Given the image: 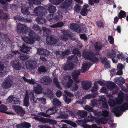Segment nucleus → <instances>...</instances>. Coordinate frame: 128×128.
Returning <instances> with one entry per match:
<instances>
[{
	"mask_svg": "<svg viewBox=\"0 0 128 128\" xmlns=\"http://www.w3.org/2000/svg\"><path fill=\"white\" fill-rule=\"evenodd\" d=\"M20 56L21 59L24 61L26 60L29 58V57L28 56L22 53L20 54Z\"/></svg>",
	"mask_w": 128,
	"mask_h": 128,
	"instance_id": "obj_47",
	"label": "nucleus"
},
{
	"mask_svg": "<svg viewBox=\"0 0 128 128\" xmlns=\"http://www.w3.org/2000/svg\"><path fill=\"white\" fill-rule=\"evenodd\" d=\"M101 106L102 108H104L106 109H108V106L106 101L102 103Z\"/></svg>",
	"mask_w": 128,
	"mask_h": 128,
	"instance_id": "obj_62",
	"label": "nucleus"
},
{
	"mask_svg": "<svg viewBox=\"0 0 128 128\" xmlns=\"http://www.w3.org/2000/svg\"><path fill=\"white\" fill-rule=\"evenodd\" d=\"M64 98L65 102L68 104L70 103L71 101V99L70 98H68L66 96H64Z\"/></svg>",
	"mask_w": 128,
	"mask_h": 128,
	"instance_id": "obj_56",
	"label": "nucleus"
},
{
	"mask_svg": "<svg viewBox=\"0 0 128 128\" xmlns=\"http://www.w3.org/2000/svg\"><path fill=\"white\" fill-rule=\"evenodd\" d=\"M28 47L26 46L25 44H23L22 46V47H20L21 49H20V51L22 52H24V50H26L28 48Z\"/></svg>",
	"mask_w": 128,
	"mask_h": 128,
	"instance_id": "obj_63",
	"label": "nucleus"
},
{
	"mask_svg": "<svg viewBox=\"0 0 128 128\" xmlns=\"http://www.w3.org/2000/svg\"><path fill=\"white\" fill-rule=\"evenodd\" d=\"M89 6L88 4H85L83 8L81 10L80 13L83 16L86 15L88 10L87 8H88Z\"/></svg>",
	"mask_w": 128,
	"mask_h": 128,
	"instance_id": "obj_27",
	"label": "nucleus"
},
{
	"mask_svg": "<svg viewBox=\"0 0 128 128\" xmlns=\"http://www.w3.org/2000/svg\"><path fill=\"white\" fill-rule=\"evenodd\" d=\"M106 86L111 91L114 90V88H117V86L114 83L112 82H108L106 84Z\"/></svg>",
	"mask_w": 128,
	"mask_h": 128,
	"instance_id": "obj_28",
	"label": "nucleus"
},
{
	"mask_svg": "<svg viewBox=\"0 0 128 128\" xmlns=\"http://www.w3.org/2000/svg\"><path fill=\"white\" fill-rule=\"evenodd\" d=\"M93 108V107H91L88 105H86L84 108L85 110L89 112H93L95 115L96 116L103 115L107 117L109 114V112L105 110L102 111V112L96 110L94 111Z\"/></svg>",
	"mask_w": 128,
	"mask_h": 128,
	"instance_id": "obj_7",
	"label": "nucleus"
},
{
	"mask_svg": "<svg viewBox=\"0 0 128 128\" xmlns=\"http://www.w3.org/2000/svg\"><path fill=\"white\" fill-rule=\"evenodd\" d=\"M90 68L89 63H84L82 65L81 70L75 71L72 73V76L75 82L77 84H78L80 82L79 80L78 79V76L80 73L84 72L88 70Z\"/></svg>",
	"mask_w": 128,
	"mask_h": 128,
	"instance_id": "obj_3",
	"label": "nucleus"
},
{
	"mask_svg": "<svg viewBox=\"0 0 128 128\" xmlns=\"http://www.w3.org/2000/svg\"><path fill=\"white\" fill-rule=\"evenodd\" d=\"M53 80L54 83L56 86L59 89H61V88L58 81V78L56 77H55L53 79Z\"/></svg>",
	"mask_w": 128,
	"mask_h": 128,
	"instance_id": "obj_51",
	"label": "nucleus"
},
{
	"mask_svg": "<svg viewBox=\"0 0 128 128\" xmlns=\"http://www.w3.org/2000/svg\"><path fill=\"white\" fill-rule=\"evenodd\" d=\"M22 38L24 41L29 44H32L34 42L33 40H31L27 36L22 37Z\"/></svg>",
	"mask_w": 128,
	"mask_h": 128,
	"instance_id": "obj_33",
	"label": "nucleus"
},
{
	"mask_svg": "<svg viewBox=\"0 0 128 128\" xmlns=\"http://www.w3.org/2000/svg\"><path fill=\"white\" fill-rule=\"evenodd\" d=\"M14 111L16 112L18 114L22 116L24 115L25 112L22 108L20 106L14 107L13 108Z\"/></svg>",
	"mask_w": 128,
	"mask_h": 128,
	"instance_id": "obj_21",
	"label": "nucleus"
},
{
	"mask_svg": "<svg viewBox=\"0 0 128 128\" xmlns=\"http://www.w3.org/2000/svg\"><path fill=\"white\" fill-rule=\"evenodd\" d=\"M92 82L88 81H83L82 84L83 89L85 90H87L90 88L92 86Z\"/></svg>",
	"mask_w": 128,
	"mask_h": 128,
	"instance_id": "obj_19",
	"label": "nucleus"
},
{
	"mask_svg": "<svg viewBox=\"0 0 128 128\" xmlns=\"http://www.w3.org/2000/svg\"><path fill=\"white\" fill-rule=\"evenodd\" d=\"M118 72L116 73L117 75H121L122 74V70L124 68V66L122 64H118L117 65Z\"/></svg>",
	"mask_w": 128,
	"mask_h": 128,
	"instance_id": "obj_25",
	"label": "nucleus"
},
{
	"mask_svg": "<svg viewBox=\"0 0 128 128\" xmlns=\"http://www.w3.org/2000/svg\"><path fill=\"white\" fill-rule=\"evenodd\" d=\"M6 107L4 105H2L0 106V112H4L8 114H14V113L10 111L6 112L8 110Z\"/></svg>",
	"mask_w": 128,
	"mask_h": 128,
	"instance_id": "obj_24",
	"label": "nucleus"
},
{
	"mask_svg": "<svg viewBox=\"0 0 128 128\" xmlns=\"http://www.w3.org/2000/svg\"><path fill=\"white\" fill-rule=\"evenodd\" d=\"M77 25L74 24H71L69 26L70 28L72 30L78 32H81V29L79 28H77Z\"/></svg>",
	"mask_w": 128,
	"mask_h": 128,
	"instance_id": "obj_31",
	"label": "nucleus"
},
{
	"mask_svg": "<svg viewBox=\"0 0 128 128\" xmlns=\"http://www.w3.org/2000/svg\"><path fill=\"white\" fill-rule=\"evenodd\" d=\"M22 78L26 82L34 85V90L36 94H39L42 93V90L41 86L38 84L36 81L33 79H28L24 76L22 77Z\"/></svg>",
	"mask_w": 128,
	"mask_h": 128,
	"instance_id": "obj_5",
	"label": "nucleus"
},
{
	"mask_svg": "<svg viewBox=\"0 0 128 128\" xmlns=\"http://www.w3.org/2000/svg\"><path fill=\"white\" fill-rule=\"evenodd\" d=\"M58 114L59 115L57 116L58 118H67L68 116V115L65 114L64 112L60 111Z\"/></svg>",
	"mask_w": 128,
	"mask_h": 128,
	"instance_id": "obj_32",
	"label": "nucleus"
},
{
	"mask_svg": "<svg viewBox=\"0 0 128 128\" xmlns=\"http://www.w3.org/2000/svg\"><path fill=\"white\" fill-rule=\"evenodd\" d=\"M37 53L40 55H43L47 56L49 55L50 52L49 51L46 49L40 48L37 49Z\"/></svg>",
	"mask_w": 128,
	"mask_h": 128,
	"instance_id": "obj_22",
	"label": "nucleus"
},
{
	"mask_svg": "<svg viewBox=\"0 0 128 128\" xmlns=\"http://www.w3.org/2000/svg\"><path fill=\"white\" fill-rule=\"evenodd\" d=\"M73 53L79 56H81V54L80 51L77 49H74L73 51Z\"/></svg>",
	"mask_w": 128,
	"mask_h": 128,
	"instance_id": "obj_55",
	"label": "nucleus"
},
{
	"mask_svg": "<svg viewBox=\"0 0 128 128\" xmlns=\"http://www.w3.org/2000/svg\"><path fill=\"white\" fill-rule=\"evenodd\" d=\"M6 102L12 104H19L20 102V100L16 96L14 95H11L6 99Z\"/></svg>",
	"mask_w": 128,
	"mask_h": 128,
	"instance_id": "obj_10",
	"label": "nucleus"
},
{
	"mask_svg": "<svg viewBox=\"0 0 128 128\" xmlns=\"http://www.w3.org/2000/svg\"><path fill=\"white\" fill-rule=\"evenodd\" d=\"M83 128H102L100 127H98L96 124H93L92 126L87 124H84L82 125Z\"/></svg>",
	"mask_w": 128,
	"mask_h": 128,
	"instance_id": "obj_46",
	"label": "nucleus"
},
{
	"mask_svg": "<svg viewBox=\"0 0 128 128\" xmlns=\"http://www.w3.org/2000/svg\"><path fill=\"white\" fill-rule=\"evenodd\" d=\"M29 97L30 98V101L33 104L37 103L36 99L34 97V92H30L28 94Z\"/></svg>",
	"mask_w": 128,
	"mask_h": 128,
	"instance_id": "obj_30",
	"label": "nucleus"
},
{
	"mask_svg": "<svg viewBox=\"0 0 128 128\" xmlns=\"http://www.w3.org/2000/svg\"><path fill=\"white\" fill-rule=\"evenodd\" d=\"M47 70L46 67L44 66H42L39 68L38 69V71L39 72L41 73L42 72H46Z\"/></svg>",
	"mask_w": 128,
	"mask_h": 128,
	"instance_id": "obj_64",
	"label": "nucleus"
},
{
	"mask_svg": "<svg viewBox=\"0 0 128 128\" xmlns=\"http://www.w3.org/2000/svg\"><path fill=\"white\" fill-rule=\"evenodd\" d=\"M66 112L69 113V114L72 116H74L76 114V112L74 110H72L71 111L67 110Z\"/></svg>",
	"mask_w": 128,
	"mask_h": 128,
	"instance_id": "obj_54",
	"label": "nucleus"
},
{
	"mask_svg": "<svg viewBox=\"0 0 128 128\" xmlns=\"http://www.w3.org/2000/svg\"><path fill=\"white\" fill-rule=\"evenodd\" d=\"M124 94L121 92H120L118 94V98L116 99L115 101L112 99H110L108 101V103L110 107V111L114 113L117 116L121 115L124 110V104L122 106H120L118 104H120L122 102L124 98Z\"/></svg>",
	"mask_w": 128,
	"mask_h": 128,
	"instance_id": "obj_1",
	"label": "nucleus"
},
{
	"mask_svg": "<svg viewBox=\"0 0 128 128\" xmlns=\"http://www.w3.org/2000/svg\"><path fill=\"white\" fill-rule=\"evenodd\" d=\"M74 9L75 11L78 12L80 10V7L79 5L77 4L75 6Z\"/></svg>",
	"mask_w": 128,
	"mask_h": 128,
	"instance_id": "obj_61",
	"label": "nucleus"
},
{
	"mask_svg": "<svg viewBox=\"0 0 128 128\" xmlns=\"http://www.w3.org/2000/svg\"><path fill=\"white\" fill-rule=\"evenodd\" d=\"M126 14V13L123 10H121L118 14V16L119 18L121 19L122 18L125 17Z\"/></svg>",
	"mask_w": 128,
	"mask_h": 128,
	"instance_id": "obj_44",
	"label": "nucleus"
},
{
	"mask_svg": "<svg viewBox=\"0 0 128 128\" xmlns=\"http://www.w3.org/2000/svg\"><path fill=\"white\" fill-rule=\"evenodd\" d=\"M57 111L56 109L54 108H51L47 110L46 113L44 112H40L39 113L40 115L48 117H50V115L55 113Z\"/></svg>",
	"mask_w": 128,
	"mask_h": 128,
	"instance_id": "obj_12",
	"label": "nucleus"
},
{
	"mask_svg": "<svg viewBox=\"0 0 128 128\" xmlns=\"http://www.w3.org/2000/svg\"><path fill=\"white\" fill-rule=\"evenodd\" d=\"M44 9L43 7L39 6L36 8L34 10V13L36 14L38 16L36 20L38 24L44 23L46 21V19L42 17V12Z\"/></svg>",
	"mask_w": 128,
	"mask_h": 128,
	"instance_id": "obj_4",
	"label": "nucleus"
},
{
	"mask_svg": "<svg viewBox=\"0 0 128 128\" xmlns=\"http://www.w3.org/2000/svg\"><path fill=\"white\" fill-rule=\"evenodd\" d=\"M73 67V65L72 63H69L65 65L64 69V70H72Z\"/></svg>",
	"mask_w": 128,
	"mask_h": 128,
	"instance_id": "obj_36",
	"label": "nucleus"
},
{
	"mask_svg": "<svg viewBox=\"0 0 128 128\" xmlns=\"http://www.w3.org/2000/svg\"><path fill=\"white\" fill-rule=\"evenodd\" d=\"M111 52V53H107V55L108 56V57L112 58L116 56V54L115 51L113 50H112Z\"/></svg>",
	"mask_w": 128,
	"mask_h": 128,
	"instance_id": "obj_49",
	"label": "nucleus"
},
{
	"mask_svg": "<svg viewBox=\"0 0 128 128\" xmlns=\"http://www.w3.org/2000/svg\"><path fill=\"white\" fill-rule=\"evenodd\" d=\"M97 26L101 28H102L104 27V25L103 22L101 21H98L96 22Z\"/></svg>",
	"mask_w": 128,
	"mask_h": 128,
	"instance_id": "obj_57",
	"label": "nucleus"
},
{
	"mask_svg": "<svg viewBox=\"0 0 128 128\" xmlns=\"http://www.w3.org/2000/svg\"><path fill=\"white\" fill-rule=\"evenodd\" d=\"M40 82L43 84L47 85L50 84L52 82V80L49 76H45L41 78Z\"/></svg>",
	"mask_w": 128,
	"mask_h": 128,
	"instance_id": "obj_14",
	"label": "nucleus"
},
{
	"mask_svg": "<svg viewBox=\"0 0 128 128\" xmlns=\"http://www.w3.org/2000/svg\"><path fill=\"white\" fill-rule=\"evenodd\" d=\"M13 84L12 80L10 78H8L3 82L1 84L2 87L4 89H8L10 88Z\"/></svg>",
	"mask_w": 128,
	"mask_h": 128,
	"instance_id": "obj_11",
	"label": "nucleus"
},
{
	"mask_svg": "<svg viewBox=\"0 0 128 128\" xmlns=\"http://www.w3.org/2000/svg\"><path fill=\"white\" fill-rule=\"evenodd\" d=\"M31 127V125L30 124L26 122H24L20 124H17L16 126L17 128H21L22 127L30 128Z\"/></svg>",
	"mask_w": 128,
	"mask_h": 128,
	"instance_id": "obj_29",
	"label": "nucleus"
},
{
	"mask_svg": "<svg viewBox=\"0 0 128 128\" xmlns=\"http://www.w3.org/2000/svg\"><path fill=\"white\" fill-rule=\"evenodd\" d=\"M94 47L96 50L99 51L101 48L102 44L100 42H96L95 44Z\"/></svg>",
	"mask_w": 128,
	"mask_h": 128,
	"instance_id": "obj_45",
	"label": "nucleus"
},
{
	"mask_svg": "<svg viewBox=\"0 0 128 128\" xmlns=\"http://www.w3.org/2000/svg\"><path fill=\"white\" fill-rule=\"evenodd\" d=\"M100 98L98 100L99 102H102V103L106 101V98L103 96H100Z\"/></svg>",
	"mask_w": 128,
	"mask_h": 128,
	"instance_id": "obj_58",
	"label": "nucleus"
},
{
	"mask_svg": "<svg viewBox=\"0 0 128 128\" xmlns=\"http://www.w3.org/2000/svg\"><path fill=\"white\" fill-rule=\"evenodd\" d=\"M94 117L92 116L91 115L86 118H84V121L86 122H92L94 121Z\"/></svg>",
	"mask_w": 128,
	"mask_h": 128,
	"instance_id": "obj_50",
	"label": "nucleus"
},
{
	"mask_svg": "<svg viewBox=\"0 0 128 128\" xmlns=\"http://www.w3.org/2000/svg\"><path fill=\"white\" fill-rule=\"evenodd\" d=\"M32 28L36 30H39L40 32V33H41V30L40 29V27L38 24H36L33 25L32 27Z\"/></svg>",
	"mask_w": 128,
	"mask_h": 128,
	"instance_id": "obj_53",
	"label": "nucleus"
},
{
	"mask_svg": "<svg viewBox=\"0 0 128 128\" xmlns=\"http://www.w3.org/2000/svg\"><path fill=\"white\" fill-rule=\"evenodd\" d=\"M48 10L50 13H53L56 10L55 7L51 4H49L48 6Z\"/></svg>",
	"mask_w": 128,
	"mask_h": 128,
	"instance_id": "obj_35",
	"label": "nucleus"
},
{
	"mask_svg": "<svg viewBox=\"0 0 128 128\" xmlns=\"http://www.w3.org/2000/svg\"><path fill=\"white\" fill-rule=\"evenodd\" d=\"M100 59L102 63L104 64L105 66H109L110 62L109 60H107L106 58L101 57Z\"/></svg>",
	"mask_w": 128,
	"mask_h": 128,
	"instance_id": "obj_37",
	"label": "nucleus"
},
{
	"mask_svg": "<svg viewBox=\"0 0 128 128\" xmlns=\"http://www.w3.org/2000/svg\"><path fill=\"white\" fill-rule=\"evenodd\" d=\"M16 30L18 32H20L23 34L27 32L28 28L24 24L20 23H18L17 24Z\"/></svg>",
	"mask_w": 128,
	"mask_h": 128,
	"instance_id": "obj_15",
	"label": "nucleus"
},
{
	"mask_svg": "<svg viewBox=\"0 0 128 128\" xmlns=\"http://www.w3.org/2000/svg\"><path fill=\"white\" fill-rule=\"evenodd\" d=\"M65 122L66 123L70 125L73 127L76 128L77 126V125L76 123L72 121L69 120H66L65 121Z\"/></svg>",
	"mask_w": 128,
	"mask_h": 128,
	"instance_id": "obj_43",
	"label": "nucleus"
},
{
	"mask_svg": "<svg viewBox=\"0 0 128 128\" xmlns=\"http://www.w3.org/2000/svg\"><path fill=\"white\" fill-rule=\"evenodd\" d=\"M28 36L30 38L31 40H33L34 42L35 40L40 41V38L34 32L30 30L29 32Z\"/></svg>",
	"mask_w": 128,
	"mask_h": 128,
	"instance_id": "obj_18",
	"label": "nucleus"
},
{
	"mask_svg": "<svg viewBox=\"0 0 128 128\" xmlns=\"http://www.w3.org/2000/svg\"><path fill=\"white\" fill-rule=\"evenodd\" d=\"M36 62L33 60H29L26 63V68L28 69H34L36 67Z\"/></svg>",
	"mask_w": 128,
	"mask_h": 128,
	"instance_id": "obj_16",
	"label": "nucleus"
},
{
	"mask_svg": "<svg viewBox=\"0 0 128 128\" xmlns=\"http://www.w3.org/2000/svg\"><path fill=\"white\" fill-rule=\"evenodd\" d=\"M42 29L43 34L46 36V42L48 45H52L57 44L58 45L60 44L58 37L54 35L49 36L48 34L51 32V30L45 27H43Z\"/></svg>",
	"mask_w": 128,
	"mask_h": 128,
	"instance_id": "obj_2",
	"label": "nucleus"
},
{
	"mask_svg": "<svg viewBox=\"0 0 128 128\" xmlns=\"http://www.w3.org/2000/svg\"><path fill=\"white\" fill-rule=\"evenodd\" d=\"M94 54L90 50H84L82 52V56L85 59L90 60L94 63H96L99 61L98 58L94 56Z\"/></svg>",
	"mask_w": 128,
	"mask_h": 128,
	"instance_id": "obj_6",
	"label": "nucleus"
},
{
	"mask_svg": "<svg viewBox=\"0 0 128 128\" xmlns=\"http://www.w3.org/2000/svg\"><path fill=\"white\" fill-rule=\"evenodd\" d=\"M61 103L59 100L56 98H54L53 99V104L54 106H60Z\"/></svg>",
	"mask_w": 128,
	"mask_h": 128,
	"instance_id": "obj_41",
	"label": "nucleus"
},
{
	"mask_svg": "<svg viewBox=\"0 0 128 128\" xmlns=\"http://www.w3.org/2000/svg\"><path fill=\"white\" fill-rule=\"evenodd\" d=\"M44 123H48L51 124H56V122L55 120H50L48 118H45L44 119Z\"/></svg>",
	"mask_w": 128,
	"mask_h": 128,
	"instance_id": "obj_38",
	"label": "nucleus"
},
{
	"mask_svg": "<svg viewBox=\"0 0 128 128\" xmlns=\"http://www.w3.org/2000/svg\"><path fill=\"white\" fill-rule=\"evenodd\" d=\"M94 97V95L93 94H88L84 96L82 98L81 100H82L81 104H83L84 103L83 100L86 99H88L91 98H92Z\"/></svg>",
	"mask_w": 128,
	"mask_h": 128,
	"instance_id": "obj_40",
	"label": "nucleus"
},
{
	"mask_svg": "<svg viewBox=\"0 0 128 128\" xmlns=\"http://www.w3.org/2000/svg\"><path fill=\"white\" fill-rule=\"evenodd\" d=\"M107 119L105 117H104L99 119V122H96L99 124H100L101 123L102 124H104L107 122Z\"/></svg>",
	"mask_w": 128,
	"mask_h": 128,
	"instance_id": "obj_42",
	"label": "nucleus"
},
{
	"mask_svg": "<svg viewBox=\"0 0 128 128\" xmlns=\"http://www.w3.org/2000/svg\"><path fill=\"white\" fill-rule=\"evenodd\" d=\"M72 2V0H66L60 5V7L61 8H64L67 10H70L72 9L71 4Z\"/></svg>",
	"mask_w": 128,
	"mask_h": 128,
	"instance_id": "obj_13",
	"label": "nucleus"
},
{
	"mask_svg": "<svg viewBox=\"0 0 128 128\" xmlns=\"http://www.w3.org/2000/svg\"><path fill=\"white\" fill-rule=\"evenodd\" d=\"M64 22H61L53 25H50V27L54 28L61 27L64 25Z\"/></svg>",
	"mask_w": 128,
	"mask_h": 128,
	"instance_id": "obj_34",
	"label": "nucleus"
},
{
	"mask_svg": "<svg viewBox=\"0 0 128 128\" xmlns=\"http://www.w3.org/2000/svg\"><path fill=\"white\" fill-rule=\"evenodd\" d=\"M78 85L76 84H74L72 86L71 90L73 92H75L78 90Z\"/></svg>",
	"mask_w": 128,
	"mask_h": 128,
	"instance_id": "obj_59",
	"label": "nucleus"
},
{
	"mask_svg": "<svg viewBox=\"0 0 128 128\" xmlns=\"http://www.w3.org/2000/svg\"><path fill=\"white\" fill-rule=\"evenodd\" d=\"M39 1L37 0H29L28 3H27L25 6L22 7V8L21 11L22 13L26 15H28L30 14V12L28 11V8H30V7H28L27 6L28 4H29L30 6H31L33 4H40V2L42 1V0H38Z\"/></svg>",
	"mask_w": 128,
	"mask_h": 128,
	"instance_id": "obj_8",
	"label": "nucleus"
},
{
	"mask_svg": "<svg viewBox=\"0 0 128 128\" xmlns=\"http://www.w3.org/2000/svg\"><path fill=\"white\" fill-rule=\"evenodd\" d=\"M114 81L118 85H120L121 84L124 83L125 82L124 79L122 77L115 78L114 79Z\"/></svg>",
	"mask_w": 128,
	"mask_h": 128,
	"instance_id": "obj_26",
	"label": "nucleus"
},
{
	"mask_svg": "<svg viewBox=\"0 0 128 128\" xmlns=\"http://www.w3.org/2000/svg\"><path fill=\"white\" fill-rule=\"evenodd\" d=\"M11 64L15 70H19L22 68L21 64L19 62L18 60L17 59L12 61Z\"/></svg>",
	"mask_w": 128,
	"mask_h": 128,
	"instance_id": "obj_17",
	"label": "nucleus"
},
{
	"mask_svg": "<svg viewBox=\"0 0 128 128\" xmlns=\"http://www.w3.org/2000/svg\"><path fill=\"white\" fill-rule=\"evenodd\" d=\"M45 95H46L47 96L51 98L53 96V93L50 89L48 90H47L46 92H45Z\"/></svg>",
	"mask_w": 128,
	"mask_h": 128,
	"instance_id": "obj_48",
	"label": "nucleus"
},
{
	"mask_svg": "<svg viewBox=\"0 0 128 128\" xmlns=\"http://www.w3.org/2000/svg\"><path fill=\"white\" fill-rule=\"evenodd\" d=\"M34 118L37 120L42 122L44 123V121L45 118H42L38 116H35L34 117Z\"/></svg>",
	"mask_w": 128,
	"mask_h": 128,
	"instance_id": "obj_52",
	"label": "nucleus"
},
{
	"mask_svg": "<svg viewBox=\"0 0 128 128\" xmlns=\"http://www.w3.org/2000/svg\"><path fill=\"white\" fill-rule=\"evenodd\" d=\"M29 92L27 90L26 91L25 97L24 98V105L26 107H28L30 104L29 100Z\"/></svg>",
	"mask_w": 128,
	"mask_h": 128,
	"instance_id": "obj_23",
	"label": "nucleus"
},
{
	"mask_svg": "<svg viewBox=\"0 0 128 128\" xmlns=\"http://www.w3.org/2000/svg\"><path fill=\"white\" fill-rule=\"evenodd\" d=\"M64 0H56L53 2V4L55 5H59L61 2L64 1Z\"/></svg>",
	"mask_w": 128,
	"mask_h": 128,
	"instance_id": "obj_60",
	"label": "nucleus"
},
{
	"mask_svg": "<svg viewBox=\"0 0 128 128\" xmlns=\"http://www.w3.org/2000/svg\"><path fill=\"white\" fill-rule=\"evenodd\" d=\"M87 114V112L84 110L80 111L77 112L78 114L82 118L86 116Z\"/></svg>",
	"mask_w": 128,
	"mask_h": 128,
	"instance_id": "obj_39",
	"label": "nucleus"
},
{
	"mask_svg": "<svg viewBox=\"0 0 128 128\" xmlns=\"http://www.w3.org/2000/svg\"><path fill=\"white\" fill-rule=\"evenodd\" d=\"M61 82L66 88L70 87L72 84V80L70 76L67 75L63 76L61 79Z\"/></svg>",
	"mask_w": 128,
	"mask_h": 128,
	"instance_id": "obj_9",
	"label": "nucleus"
},
{
	"mask_svg": "<svg viewBox=\"0 0 128 128\" xmlns=\"http://www.w3.org/2000/svg\"><path fill=\"white\" fill-rule=\"evenodd\" d=\"M61 31L64 34L60 36L61 39L63 41H66L68 40V36L69 35V32L68 30H62Z\"/></svg>",
	"mask_w": 128,
	"mask_h": 128,
	"instance_id": "obj_20",
	"label": "nucleus"
}]
</instances>
